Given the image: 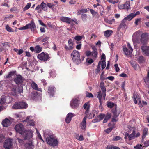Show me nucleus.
Returning <instances> with one entry per match:
<instances>
[{"instance_id":"1","label":"nucleus","mask_w":149,"mask_h":149,"mask_svg":"<svg viewBox=\"0 0 149 149\" xmlns=\"http://www.w3.org/2000/svg\"><path fill=\"white\" fill-rule=\"evenodd\" d=\"M147 40V34L146 33L141 34V31H139L135 32L132 36V40L135 47L136 46L137 43H141L142 44H146Z\"/></svg>"},{"instance_id":"2","label":"nucleus","mask_w":149,"mask_h":149,"mask_svg":"<svg viewBox=\"0 0 149 149\" xmlns=\"http://www.w3.org/2000/svg\"><path fill=\"white\" fill-rule=\"evenodd\" d=\"M128 128L129 133L125 134V138L130 140L134 139L135 138V135L136 134V129L134 127H129Z\"/></svg>"},{"instance_id":"3","label":"nucleus","mask_w":149,"mask_h":149,"mask_svg":"<svg viewBox=\"0 0 149 149\" xmlns=\"http://www.w3.org/2000/svg\"><path fill=\"white\" fill-rule=\"evenodd\" d=\"M46 141L48 144L53 147L56 146L58 144V141L56 138L52 135L46 138Z\"/></svg>"},{"instance_id":"4","label":"nucleus","mask_w":149,"mask_h":149,"mask_svg":"<svg viewBox=\"0 0 149 149\" xmlns=\"http://www.w3.org/2000/svg\"><path fill=\"white\" fill-rule=\"evenodd\" d=\"M71 56L73 61L76 64H78L81 62L80 58L79 52L76 50H74L71 54Z\"/></svg>"},{"instance_id":"5","label":"nucleus","mask_w":149,"mask_h":149,"mask_svg":"<svg viewBox=\"0 0 149 149\" xmlns=\"http://www.w3.org/2000/svg\"><path fill=\"white\" fill-rule=\"evenodd\" d=\"M24 138V140L33 139V134L32 131L31 130H25L22 132V134H21Z\"/></svg>"},{"instance_id":"6","label":"nucleus","mask_w":149,"mask_h":149,"mask_svg":"<svg viewBox=\"0 0 149 149\" xmlns=\"http://www.w3.org/2000/svg\"><path fill=\"white\" fill-rule=\"evenodd\" d=\"M28 106L27 103H15L12 107L13 109H24Z\"/></svg>"},{"instance_id":"7","label":"nucleus","mask_w":149,"mask_h":149,"mask_svg":"<svg viewBox=\"0 0 149 149\" xmlns=\"http://www.w3.org/2000/svg\"><path fill=\"white\" fill-rule=\"evenodd\" d=\"M93 51L92 52L90 51H87L86 52V55L87 56H91L93 58H95L97 55V49L95 46L92 47Z\"/></svg>"},{"instance_id":"8","label":"nucleus","mask_w":149,"mask_h":149,"mask_svg":"<svg viewBox=\"0 0 149 149\" xmlns=\"http://www.w3.org/2000/svg\"><path fill=\"white\" fill-rule=\"evenodd\" d=\"M127 46L129 50L125 47H123V49L125 54L127 56H128L131 54L133 51V49L132 48L130 44L129 43L127 44Z\"/></svg>"},{"instance_id":"9","label":"nucleus","mask_w":149,"mask_h":149,"mask_svg":"<svg viewBox=\"0 0 149 149\" xmlns=\"http://www.w3.org/2000/svg\"><path fill=\"white\" fill-rule=\"evenodd\" d=\"M49 56L48 54L42 52L38 55V58L40 60L47 61L49 58Z\"/></svg>"},{"instance_id":"10","label":"nucleus","mask_w":149,"mask_h":149,"mask_svg":"<svg viewBox=\"0 0 149 149\" xmlns=\"http://www.w3.org/2000/svg\"><path fill=\"white\" fill-rule=\"evenodd\" d=\"M12 143L11 139H7L6 140L4 144V147L6 149H10L12 148Z\"/></svg>"},{"instance_id":"11","label":"nucleus","mask_w":149,"mask_h":149,"mask_svg":"<svg viewBox=\"0 0 149 149\" xmlns=\"http://www.w3.org/2000/svg\"><path fill=\"white\" fill-rule=\"evenodd\" d=\"M68 45H65V48L66 50H71L73 49L74 43L71 39H70L68 42Z\"/></svg>"},{"instance_id":"12","label":"nucleus","mask_w":149,"mask_h":149,"mask_svg":"<svg viewBox=\"0 0 149 149\" xmlns=\"http://www.w3.org/2000/svg\"><path fill=\"white\" fill-rule=\"evenodd\" d=\"M60 20L61 21L66 22L69 24H72V22L74 21L70 18L65 17H61L60 18Z\"/></svg>"},{"instance_id":"13","label":"nucleus","mask_w":149,"mask_h":149,"mask_svg":"<svg viewBox=\"0 0 149 149\" xmlns=\"http://www.w3.org/2000/svg\"><path fill=\"white\" fill-rule=\"evenodd\" d=\"M23 125L22 124H20L16 125L14 129L17 132L21 134H22L23 132Z\"/></svg>"},{"instance_id":"14","label":"nucleus","mask_w":149,"mask_h":149,"mask_svg":"<svg viewBox=\"0 0 149 149\" xmlns=\"http://www.w3.org/2000/svg\"><path fill=\"white\" fill-rule=\"evenodd\" d=\"M141 49L144 54L147 56H149V46H142L141 47Z\"/></svg>"},{"instance_id":"15","label":"nucleus","mask_w":149,"mask_h":149,"mask_svg":"<svg viewBox=\"0 0 149 149\" xmlns=\"http://www.w3.org/2000/svg\"><path fill=\"white\" fill-rule=\"evenodd\" d=\"M87 118V116H85L83 119L82 122L80 123L81 129L83 130H85L86 126V120Z\"/></svg>"},{"instance_id":"16","label":"nucleus","mask_w":149,"mask_h":149,"mask_svg":"<svg viewBox=\"0 0 149 149\" xmlns=\"http://www.w3.org/2000/svg\"><path fill=\"white\" fill-rule=\"evenodd\" d=\"M32 139H30L29 142L26 143L24 145L26 149H33L34 145L33 144Z\"/></svg>"},{"instance_id":"17","label":"nucleus","mask_w":149,"mask_h":149,"mask_svg":"<svg viewBox=\"0 0 149 149\" xmlns=\"http://www.w3.org/2000/svg\"><path fill=\"white\" fill-rule=\"evenodd\" d=\"M75 116V114L72 113H69L68 114L66 115L65 119L66 122L67 123H69L71 121L72 118Z\"/></svg>"},{"instance_id":"18","label":"nucleus","mask_w":149,"mask_h":149,"mask_svg":"<svg viewBox=\"0 0 149 149\" xmlns=\"http://www.w3.org/2000/svg\"><path fill=\"white\" fill-rule=\"evenodd\" d=\"M95 96L97 98H98L100 102H102L103 101V100H105V98L104 99V97L102 95V94L101 92L100 91H99L97 93ZM105 98V97L104 98Z\"/></svg>"},{"instance_id":"19","label":"nucleus","mask_w":149,"mask_h":149,"mask_svg":"<svg viewBox=\"0 0 149 149\" xmlns=\"http://www.w3.org/2000/svg\"><path fill=\"white\" fill-rule=\"evenodd\" d=\"M132 98L134 102H141L140 96L139 95L134 93L133 95Z\"/></svg>"},{"instance_id":"20","label":"nucleus","mask_w":149,"mask_h":149,"mask_svg":"<svg viewBox=\"0 0 149 149\" xmlns=\"http://www.w3.org/2000/svg\"><path fill=\"white\" fill-rule=\"evenodd\" d=\"M2 124L4 127H7L10 125V121L8 119L6 118L3 120Z\"/></svg>"},{"instance_id":"21","label":"nucleus","mask_w":149,"mask_h":149,"mask_svg":"<svg viewBox=\"0 0 149 149\" xmlns=\"http://www.w3.org/2000/svg\"><path fill=\"white\" fill-rule=\"evenodd\" d=\"M100 87L103 93L104 99L106 96V89L104 86V83L103 82H101L100 83Z\"/></svg>"},{"instance_id":"22","label":"nucleus","mask_w":149,"mask_h":149,"mask_svg":"<svg viewBox=\"0 0 149 149\" xmlns=\"http://www.w3.org/2000/svg\"><path fill=\"white\" fill-rule=\"evenodd\" d=\"M83 107L84 109L86 110L85 113L86 116H87L89 112L90 107L89 103H85L83 106Z\"/></svg>"},{"instance_id":"23","label":"nucleus","mask_w":149,"mask_h":149,"mask_svg":"<svg viewBox=\"0 0 149 149\" xmlns=\"http://www.w3.org/2000/svg\"><path fill=\"white\" fill-rule=\"evenodd\" d=\"M15 82L17 84H20L23 81L22 77L20 75H18L15 78Z\"/></svg>"},{"instance_id":"24","label":"nucleus","mask_w":149,"mask_h":149,"mask_svg":"<svg viewBox=\"0 0 149 149\" xmlns=\"http://www.w3.org/2000/svg\"><path fill=\"white\" fill-rule=\"evenodd\" d=\"M10 99H12L8 96H2L0 99V102H10L8 100Z\"/></svg>"},{"instance_id":"25","label":"nucleus","mask_w":149,"mask_h":149,"mask_svg":"<svg viewBox=\"0 0 149 149\" xmlns=\"http://www.w3.org/2000/svg\"><path fill=\"white\" fill-rule=\"evenodd\" d=\"M113 33V31L111 30H108L104 33V36L107 38L110 37Z\"/></svg>"},{"instance_id":"26","label":"nucleus","mask_w":149,"mask_h":149,"mask_svg":"<svg viewBox=\"0 0 149 149\" xmlns=\"http://www.w3.org/2000/svg\"><path fill=\"white\" fill-rule=\"evenodd\" d=\"M54 87L52 86H50L49 87L48 93L51 96H53L54 95Z\"/></svg>"},{"instance_id":"27","label":"nucleus","mask_w":149,"mask_h":149,"mask_svg":"<svg viewBox=\"0 0 149 149\" xmlns=\"http://www.w3.org/2000/svg\"><path fill=\"white\" fill-rule=\"evenodd\" d=\"M29 25L28 28H30L32 31H33L36 27L35 23L33 21H31V23L27 24Z\"/></svg>"},{"instance_id":"28","label":"nucleus","mask_w":149,"mask_h":149,"mask_svg":"<svg viewBox=\"0 0 149 149\" xmlns=\"http://www.w3.org/2000/svg\"><path fill=\"white\" fill-rule=\"evenodd\" d=\"M111 114L109 113H107L106 115H105V118L103 121V123H106L111 118Z\"/></svg>"},{"instance_id":"29","label":"nucleus","mask_w":149,"mask_h":149,"mask_svg":"<svg viewBox=\"0 0 149 149\" xmlns=\"http://www.w3.org/2000/svg\"><path fill=\"white\" fill-rule=\"evenodd\" d=\"M148 134V129L147 128H144L143 130L142 138L143 139L145 138L146 136Z\"/></svg>"},{"instance_id":"30","label":"nucleus","mask_w":149,"mask_h":149,"mask_svg":"<svg viewBox=\"0 0 149 149\" xmlns=\"http://www.w3.org/2000/svg\"><path fill=\"white\" fill-rule=\"evenodd\" d=\"M47 6L49 8L53 10H54L56 9L55 8L56 5L53 3H47Z\"/></svg>"},{"instance_id":"31","label":"nucleus","mask_w":149,"mask_h":149,"mask_svg":"<svg viewBox=\"0 0 149 149\" xmlns=\"http://www.w3.org/2000/svg\"><path fill=\"white\" fill-rule=\"evenodd\" d=\"M31 85L32 88L33 89L37 90L39 91H41V89L38 88L37 85L35 82H33L31 83Z\"/></svg>"},{"instance_id":"32","label":"nucleus","mask_w":149,"mask_h":149,"mask_svg":"<svg viewBox=\"0 0 149 149\" xmlns=\"http://www.w3.org/2000/svg\"><path fill=\"white\" fill-rule=\"evenodd\" d=\"M134 17H135V16L132 13L128 15L126 17V19H127V20L130 21Z\"/></svg>"},{"instance_id":"33","label":"nucleus","mask_w":149,"mask_h":149,"mask_svg":"<svg viewBox=\"0 0 149 149\" xmlns=\"http://www.w3.org/2000/svg\"><path fill=\"white\" fill-rule=\"evenodd\" d=\"M84 36L78 35L74 37H73V38L75 40L80 42V40L84 37Z\"/></svg>"},{"instance_id":"34","label":"nucleus","mask_w":149,"mask_h":149,"mask_svg":"<svg viewBox=\"0 0 149 149\" xmlns=\"http://www.w3.org/2000/svg\"><path fill=\"white\" fill-rule=\"evenodd\" d=\"M116 105L115 109H113L112 110V112L113 115V116L115 117H118L120 114V113H117V110H116Z\"/></svg>"},{"instance_id":"35","label":"nucleus","mask_w":149,"mask_h":149,"mask_svg":"<svg viewBox=\"0 0 149 149\" xmlns=\"http://www.w3.org/2000/svg\"><path fill=\"white\" fill-rule=\"evenodd\" d=\"M144 81L147 86L149 87V72L148 74V76L144 79Z\"/></svg>"},{"instance_id":"36","label":"nucleus","mask_w":149,"mask_h":149,"mask_svg":"<svg viewBox=\"0 0 149 149\" xmlns=\"http://www.w3.org/2000/svg\"><path fill=\"white\" fill-rule=\"evenodd\" d=\"M42 50V48L39 45L36 46L35 49V52L37 53H38Z\"/></svg>"},{"instance_id":"37","label":"nucleus","mask_w":149,"mask_h":149,"mask_svg":"<svg viewBox=\"0 0 149 149\" xmlns=\"http://www.w3.org/2000/svg\"><path fill=\"white\" fill-rule=\"evenodd\" d=\"M16 72L15 71H13L10 72L8 75L6 76V77L7 78L11 77L12 76L14 75Z\"/></svg>"},{"instance_id":"38","label":"nucleus","mask_w":149,"mask_h":149,"mask_svg":"<svg viewBox=\"0 0 149 149\" xmlns=\"http://www.w3.org/2000/svg\"><path fill=\"white\" fill-rule=\"evenodd\" d=\"M101 62L99 61L97 65V69L95 70V73L97 74L99 73L100 71V65H101Z\"/></svg>"},{"instance_id":"39","label":"nucleus","mask_w":149,"mask_h":149,"mask_svg":"<svg viewBox=\"0 0 149 149\" xmlns=\"http://www.w3.org/2000/svg\"><path fill=\"white\" fill-rule=\"evenodd\" d=\"M124 9H129L130 8L129 2H126L124 4H123Z\"/></svg>"},{"instance_id":"40","label":"nucleus","mask_w":149,"mask_h":149,"mask_svg":"<svg viewBox=\"0 0 149 149\" xmlns=\"http://www.w3.org/2000/svg\"><path fill=\"white\" fill-rule=\"evenodd\" d=\"M46 6V4L43 2H42L40 5V6L41 7V8L44 11H46L47 10L45 8Z\"/></svg>"},{"instance_id":"41","label":"nucleus","mask_w":149,"mask_h":149,"mask_svg":"<svg viewBox=\"0 0 149 149\" xmlns=\"http://www.w3.org/2000/svg\"><path fill=\"white\" fill-rule=\"evenodd\" d=\"M100 61L101 62V64L102 69L103 70L105 67L106 66L105 60H102Z\"/></svg>"},{"instance_id":"42","label":"nucleus","mask_w":149,"mask_h":149,"mask_svg":"<svg viewBox=\"0 0 149 149\" xmlns=\"http://www.w3.org/2000/svg\"><path fill=\"white\" fill-rule=\"evenodd\" d=\"M70 105L72 108L75 109L79 106L78 103H70Z\"/></svg>"},{"instance_id":"43","label":"nucleus","mask_w":149,"mask_h":149,"mask_svg":"<svg viewBox=\"0 0 149 149\" xmlns=\"http://www.w3.org/2000/svg\"><path fill=\"white\" fill-rule=\"evenodd\" d=\"M87 9H83L81 10H77V15H80L81 13H85L87 12Z\"/></svg>"},{"instance_id":"44","label":"nucleus","mask_w":149,"mask_h":149,"mask_svg":"<svg viewBox=\"0 0 149 149\" xmlns=\"http://www.w3.org/2000/svg\"><path fill=\"white\" fill-rule=\"evenodd\" d=\"M76 139L79 141H82L84 139L82 135L79 136V134L76 135Z\"/></svg>"},{"instance_id":"45","label":"nucleus","mask_w":149,"mask_h":149,"mask_svg":"<svg viewBox=\"0 0 149 149\" xmlns=\"http://www.w3.org/2000/svg\"><path fill=\"white\" fill-rule=\"evenodd\" d=\"M106 149H120V148L117 147L113 146L111 145H109L107 146Z\"/></svg>"},{"instance_id":"46","label":"nucleus","mask_w":149,"mask_h":149,"mask_svg":"<svg viewBox=\"0 0 149 149\" xmlns=\"http://www.w3.org/2000/svg\"><path fill=\"white\" fill-rule=\"evenodd\" d=\"M105 116V115L104 114H103L100 113L98 116V118H99V121L102 120Z\"/></svg>"},{"instance_id":"47","label":"nucleus","mask_w":149,"mask_h":149,"mask_svg":"<svg viewBox=\"0 0 149 149\" xmlns=\"http://www.w3.org/2000/svg\"><path fill=\"white\" fill-rule=\"evenodd\" d=\"M131 65L132 66L134 67L135 69H136L137 67V65L134 61H131L130 62Z\"/></svg>"},{"instance_id":"48","label":"nucleus","mask_w":149,"mask_h":149,"mask_svg":"<svg viewBox=\"0 0 149 149\" xmlns=\"http://www.w3.org/2000/svg\"><path fill=\"white\" fill-rule=\"evenodd\" d=\"M127 20V19H126V17H125L121 21V23L120 25V27L123 26L124 25V24L126 22Z\"/></svg>"},{"instance_id":"49","label":"nucleus","mask_w":149,"mask_h":149,"mask_svg":"<svg viewBox=\"0 0 149 149\" xmlns=\"http://www.w3.org/2000/svg\"><path fill=\"white\" fill-rule=\"evenodd\" d=\"M31 5V3H28L26 5L25 7L23 9V10L24 11L30 8Z\"/></svg>"},{"instance_id":"50","label":"nucleus","mask_w":149,"mask_h":149,"mask_svg":"<svg viewBox=\"0 0 149 149\" xmlns=\"http://www.w3.org/2000/svg\"><path fill=\"white\" fill-rule=\"evenodd\" d=\"M76 43L77 44L79 43V44L77 45L76 46V48L78 50H80L81 48V41H80V42H76Z\"/></svg>"},{"instance_id":"51","label":"nucleus","mask_w":149,"mask_h":149,"mask_svg":"<svg viewBox=\"0 0 149 149\" xmlns=\"http://www.w3.org/2000/svg\"><path fill=\"white\" fill-rule=\"evenodd\" d=\"M114 19H113L111 20H109L107 19H105V21L107 23H108L110 24H112L114 22Z\"/></svg>"},{"instance_id":"52","label":"nucleus","mask_w":149,"mask_h":149,"mask_svg":"<svg viewBox=\"0 0 149 149\" xmlns=\"http://www.w3.org/2000/svg\"><path fill=\"white\" fill-rule=\"evenodd\" d=\"M17 88V87H15L13 88V92H12V94L13 95H15L17 94L16 89Z\"/></svg>"},{"instance_id":"53","label":"nucleus","mask_w":149,"mask_h":149,"mask_svg":"<svg viewBox=\"0 0 149 149\" xmlns=\"http://www.w3.org/2000/svg\"><path fill=\"white\" fill-rule=\"evenodd\" d=\"M114 127H112L109 128L105 130V132L107 133L108 134L111 132Z\"/></svg>"},{"instance_id":"54","label":"nucleus","mask_w":149,"mask_h":149,"mask_svg":"<svg viewBox=\"0 0 149 149\" xmlns=\"http://www.w3.org/2000/svg\"><path fill=\"white\" fill-rule=\"evenodd\" d=\"M29 118H28V117H27V118H26V121L28 122L27 124H28V125H30V126H34L35 125V124H34V123L33 122H32L31 123L29 122Z\"/></svg>"},{"instance_id":"55","label":"nucleus","mask_w":149,"mask_h":149,"mask_svg":"<svg viewBox=\"0 0 149 149\" xmlns=\"http://www.w3.org/2000/svg\"><path fill=\"white\" fill-rule=\"evenodd\" d=\"M6 29L7 31L8 32H13V29L8 25L6 26Z\"/></svg>"},{"instance_id":"56","label":"nucleus","mask_w":149,"mask_h":149,"mask_svg":"<svg viewBox=\"0 0 149 149\" xmlns=\"http://www.w3.org/2000/svg\"><path fill=\"white\" fill-rule=\"evenodd\" d=\"M136 149H143L142 145L141 144H137L134 147Z\"/></svg>"},{"instance_id":"57","label":"nucleus","mask_w":149,"mask_h":149,"mask_svg":"<svg viewBox=\"0 0 149 149\" xmlns=\"http://www.w3.org/2000/svg\"><path fill=\"white\" fill-rule=\"evenodd\" d=\"M107 107L109 108H111L115 106L116 104H115L114 103H107Z\"/></svg>"},{"instance_id":"58","label":"nucleus","mask_w":149,"mask_h":149,"mask_svg":"<svg viewBox=\"0 0 149 149\" xmlns=\"http://www.w3.org/2000/svg\"><path fill=\"white\" fill-rule=\"evenodd\" d=\"M86 97H93V95L91 93H89L88 92H86Z\"/></svg>"},{"instance_id":"59","label":"nucleus","mask_w":149,"mask_h":149,"mask_svg":"<svg viewBox=\"0 0 149 149\" xmlns=\"http://www.w3.org/2000/svg\"><path fill=\"white\" fill-rule=\"evenodd\" d=\"M141 18L136 19L135 22V25H138L139 23L141 22Z\"/></svg>"},{"instance_id":"60","label":"nucleus","mask_w":149,"mask_h":149,"mask_svg":"<svg viewBox=\"0 0 149 149\" xmlns=\"http://www.w3.org/2000/svg\"><path fill=\"white\" fill-rule=\"evenodd\" d=\"M121 138L119 136H116L113 137V141H117L120 140Z\"/></svg>"},{"instance_id":"61","label":"nucleus","mask_w":149,"mask_h":149,"mask_svg":"<svg viewBox=\"0 0 149 149\" xmlns=\"http://www.w3.org/2000/svg\"><path fill=\"white\" fill-rule=\"evenodd\" d=\"M29 25H27V24L26 25V26L23 27H22L20 28H18V29L19 30H26V29H27L28 28V26Z\"/></svg>"},{"instance_id":"62","label":"nucleus","mask_w":149,"mask_h":149,"mask_svg":"<svg viewBox=\"0 0 149 149\" xmlns=\"http://www.w3.org/2000/svg\"><path fill=\"white\" fill-rule=\"evenodd\" d=\"M35 10L38 11V12L40 13L42 11L41 8H40V5H38L35 8Z\"/></svg>"},{"instance_id":"63","label":"nucleus","mask_w":149,"mask_h":149,"mask_svg":"<svg viewBox=\"0 0 149 149\" xmlns=\"http://www.w3.org/2000/svg\"><path fill=\"white\" fill-rule=\"evenodd\" d=\"M90 11L92 14L93 15V16L97 14V12L94 11L93 10L90 9Z\"/></svg>"},{"instance_id":"64","label":"nucleus","mask_w":149,"mask_h":149,"mask_svg":"<svg viewBox=\"0 0 149 149\" xmlns=\"http://www.w3.org/2000/svg\"><path fill=\"white\" fill-rule=\"evenodd\" d=\"M86 62L89 64H91L93 62V61L92 59L88 58L86 59Z\"/></svg>"}]
</instances>
